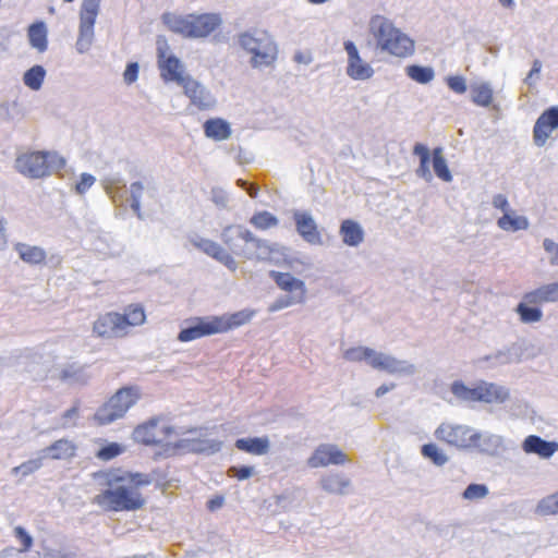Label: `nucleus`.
I'll return each mask as SVG.
<instances>
[{"label": "nucleus", "mask_w": 558, "mask_h": 558, "mask_svg": "<svg viewBox=\"0 0 558 558\" xmlns=\"http://www.w3.org/2000/svg\"><path fill=\"white\" fill-rule=\"evenodd\" d=\"M514 355L510 348L498 350L489 355L481 357L478 362H487L490 366H500L514 362Z\"/></svg>", "instance_id": "nucleus-47"}, {"label": "nucleus", "mask_w": 558, "mask_h": 558, "mask_svg": "<svg viewBox=\"0 0 558 558\" xmlns=\"http://www.w3.org/2000/svg\"><path fill=\"white\" fill-rule=\"evenodd\" d=\"M488 487L484 484H470L463 492L462 497L466 500H480L488 495Z\"/></svg>", "instance_id": "nucleus-53"}, {"label": "nucleus", "mask_w": 558, "mask_h": 558, "mask_svg": "<svg viewBox=\"0 0 558 558\" xmlns=\"http://www.w3.org/2000/svg\"><path fill=\"white\" fill-rule=\"evenodd\" d=\"M542 61L538 59H535L532 64V69L527 73L526 77L524 78V83L532 87L538 80H539V73L542 71Z\"/></svg>", "instance_id": "nucleus-60"}, {"label": "nucleus", "mask_w": 558, "mask_h": 558, "mask_svg": "<svg viewBox=\"0 0 558 558\" xmlns=\"http://www.w3.org/2000/svg\"><path fill=\"white\" fill-rule=\"evenodd\" d=\"M413 154L420 158V166L415 170L417 177L422 178L426 182H432L433 173L429 169L430 151L429 149L421 144L416 143L413 148Z\"/></svg>", "instance_id": "nucleus-35"}, {"label": "nucleus", "mask_w": 558, "mask_h": 558, "mask_svg": "<svg viewBox=\"0 0 558 558\" xmlns=\"http://www.w3.org/2000/svg\"><path fill=\"white\" fill-rule=\"evenodd\" d=\"M471 100L480 107H489L494 100V89L490 82H474L470 86Z\"/></svg>", "instance_id": "nucleus-30"}, {"label": "nucleus", "mask_w": 558, "mask_h": 558, "mask_svg": "<svg viewBox=\"0 0 558 558\" xmlns=\"http://www.w3.org/2000/svg\"><path fill=\"white\" fill-rule=\"evenodd\" d=\"M211 201L221 208H227L229 203L228 194L220 187H214L211 190Z\"/></svg>", "instance_id": "nucleus-63"}, {"label": "nucleus", "mask_w": 558, "mask_h": 558, "mask_svg": "<svg viewBox=\"0 0 558 558\" xmlns=\"http://www.w3.org/2000/svg\"><path fill=\"white\" fill-rule=\"evenodd\" d=\"M269 275L281 290L288 292L290 295L301 298L306 301L307 289L303 280L289 272H280L276 270H271Z\"/></svg>", "instance_id": "nucleus-20"}, {"label": "nucleus", "mask_w": 558, "mask_h": 558, "mask_svg": "<svg viewBox=\"0 0 558 558\" xmlns=\"http://www.w3.org/2000/svg\"><path fill=\"white\" fill-rule=\"evenodd\" d=\"M368 31L376 41V47L384 52L404 58L414 51V41L385 16H373L368 23Z\"/></svg>", "instance_id": "nucleus-1"}, {"label": "nucleus", "mask_w": 558, "mask_h": 558, "mask_svg": "<svg viewBox=\"0 0 558 558\" xmlns=\"http://www.w3.org/2000/svg\"><path fill=\"white\" fill-rule=\"evenodd\" d=\"M433 168L435 174L445 182L452 181V174L448 168L447 160L444 156L441 147H437L433 150Z\"/></svg>", "instance_id": "nucleus-42"}, {"label": "nucleus", "mask_w": 558, "mask_h": 558, "mask_svg": "<svg viewBox=\"0 0 558 558\" xmlns=\"http://www.w3.org/2000/svg\"><path fill=\"white\" fill-rule=\"evenodd\" d=\"M452 395L462 402H477V385L469 387L461 380H456L450 388Z\"/></svg>", "instance_id": "nucleus-43"}, {"label": "nucleus", "mask_w": 558, "mask_h": 558, "mask_svg": "<svg viewBox=\"0 0 558 558\" xmlns=\"http://www.w3.org/2000/svg\"><path fill=\"white\" fill-rule=\"evenodd\" d=\"M236 43L251 56L250 64L253 69L271 66L278 57V46L274 37L266 31L250 29L236 35Z\"/></svg>", "instance_id": "nucleus-2"}, {"label": "nucleus", "mask_w": 558, "mask_h": 558, "mask_svg": "<svg viewBox=\"0 0 558 558\" xmlns=\"http://www.w3.org/2000/svg\"><path fill=\"white\" fill-rule=\"evenodd\" d=\"M319 486L327 494L344 496L350 493L352 483L343 473L330 472L320 477Z\"/></svg>", "instance_id": "nucleus-21"}, {"label": "nucleus", "mask_w": 558, "mask_h": 558, "mask_svg": "<svg viewBox=\"0 0 558 558\" xmlns=\"http://www.w3.org/2000/svg\"><path fill=\"white\" fill-rule=\"evenodd\" d=\"M122 451L121 447L118 444H110L108 446L102 447L98 453L97 457L101 460H111L118 454H120Z\"/></svg>", "instance_id": "nucleus-59"}, {"label": "nucleus", "mask_w": 558, "mask_h": 558, "mask_svg": "<svg viewBox=\"0 0 558 558\" xmlns=\"http://www.w3.org/2000/svg\"><path fill=\"white\" fill-rule=\"evenodd\" d=\"M158 68L166 82H175L181 86L186 77L183 63L174 54H169L166 59L158 61Z\"/></svg>", "instance_id": "nucleus-23"}, {"label": "nucleus", "mask_w": 558, "mask_h": 558, "mask_svg": "<svg viewBox=\"0 0 558 558\" xmlns=\"http://www.w3.org/2000/svg\"><path fill=\"white\" fill-rule=\"evenodd\" d=\"M375 369L384 371L399 377H410L417 373L415 364L405 360H399L393 355L377 352L376 360H373Z\"/></svg>", "instance_id": "nucleus-10"}, {"label": "nucleus", "mask_w": 558, "mask_h": 558, "mask_svg": "<svg viewBox=\"0 0 558 558\" xmlns=\"http://www.w3.org/2000/svg\"><path fill=\"white\" fill-rule=\"evenodd\" d=\"M535 514L539 517H548L558 514V490L554 494L547 495L542 498L536 507Z\"/></svg>", "instance_id": "nucleus-44"}, {"label": "nucleus", "mask_w": 558, "mask_h": 558, "mask_svg": "<svg viewBox=\"0 0 558 558\" xmlns=\"http://www.w3.org/2000/svg\"><path fill=\"white\" fill-rule=\"evenodd\" d=\"M269 254L270 247L268 243L254 236V240L251 241L245 248L241 250L239 256H243L247 259H266L269 257Z\"/></svg>", "instance_id": "nucleus-38"}, {"label": "nucleus", "mask_w": 558, "mask_h": 558, "mask_svg": "<svg viewBox=\"0 0 558 558\" xmlns=\"http://www.w3.org/2000/svg\"><path fill=\"white\" fill-rule=\"evenodd\" d=\"M524 299L530 303H558V280L526 293Z\"/></svg>", "instance_id": "nucleus-29"}, {"label": "nucleus", "mask_w": 558, "mask_h": 558, "mask_svg": "<svg viewBox=\"0 0 558 558\" xmlns=\"http://www.w3.org/2000/svg\"><path fill=\"white\" fill-rule=\"evenodd\" d=\"M476 429L465 425L444 422L434 432L437 440L460 450H470L474 444Z\"/></svg>", "instance_id": "nucleus-7"}, {"label": "nucleus", "mask_w": 558, "mask_h": 558, "mask_svg": "<svg viewBox=\"0 0 558 558\" xmlns=\"http://www.w3.org/2000/svg\"><path fill=\"white\" fill-rule=\"evenodd\" d=\"M156 45H157L158 61L166 59L167 57H169V54H172L170 52V47H169V44H168L166 37L158 36Z\"/></svg>", "instance_id": "nucleus-64"}, {"label": "nucleus", "mask_w": 558, "mask_h": 558, "mask_svg": "<svg viewBox=\"0 0 558 558\" xmlns=\"http://www.w3.org/2000/svg\"><path fill=\"white\" fill-rule=\"evenodd\" d=\"M509 397V389L504 386L487 381L477 385V402L504 403Z\"/></svg>", "instance_id": "nucleus-24"}, {"label": "nucleus", "mask_w": 558, "mask_h": 558, "mask_svg": "<svg viewBox=\"0 0 558 558\" xmlns=\"http://www.w3.org/2000/svg\"><path fill=\"white\" fill-rule=\"evenodd\" d=\"M221 240L234 254L239 255L241 253L238 250L239 241H244L247 246L254 240V234L241 225H230L222 230Z\"/></svg>", "instance_id": "nucleus-22"}, {"label": "nucleus", "mask_w": 558, "mask_h": 558, "mask_svg": "<svg viewBox=\"0 0 558 558\" xmlns=\"http://www.w3.org/2000/svg\"><path fill=\"white\" fill-rule=\"evenodd\" d=\"M221 24L222 17L219 13L190 14L189 38H206Z\"/></svg>", "instance_id": "nucleus-14"}, {"label": "nucleus", "mask_w": 558, "mask_h": 558, "mask_svg": "<svg viewBox=\"0 0 558 558\" xmlns=\"http://www.w3.org/2000/svg\"><path fill=\"white\" fill-rule=\"evenodd\" d=\"M498 227L505 231H519L529 228V220L524 216L517 215L513 210L504 214L497 221Z\"/></svg>", "instance_id": "nucleus-36"}, {"label": "nucleus", "mask_w": 558, "mask_h": 558, "mask_svg": "<svg viewBox=\"0 0 558 558\" xmlns=\"http://www.w3.org/2000/svg\"><path fill=\"white\" fill-rule=\"evenodd\" d=\"M96 182V178L89 173H82L80 181L75 185V191L77 194H85L87 190H89L94 183Z\"/></svg>", "instance_id": "nucleus-58"}, {"label": "nucleus", "mask_w": 558, "mask_h": 558, "mask_svg": "<svg viewBox=\"0 0 558 558\" xmlns=\"http://www.w3.org/2000/svg\"><path fill=\"white\" fill-rule=\"evenodd\" d=\"M173 445L182 453L193 452L210 456L220 451L222 442L207 437H194V433L191 432L190 436L179 439Z\"/></svg>", "instance_id": "nucleus-12"}, {"label": "nucleus", "mask_w": 558, "mask_h": 558, "mask_svg": "<svg viewBox=\"0 0 558 558\" xmlns=\"http://www.w3.org/2000/svg\"><path fill=\"white\" fill-rule=\"evenodd\" d=\"M472 449H476L482 453L496 457L505 450V439L500 435L489 432L482 433L476 429Z\"/></svg>", "instance_id": "nucleus-19"}, {"label": "nucleus", "mask_w": 558, "mask_h": 558, "mask_svg": "<svg viewBox=\"0 0 558 558\" xmlns=\"http://www.w3.org/2000/svg\"><path fill=\"white\" fill-rule=\"evenodd\" d=\"M405 72L411 80L420 84H428L435 77V71L432 66L409 65Z\"/></svg>", "instance_id": "nucleus-45"}, {"label": "nucleus", "mask_w": 558, "mask_h": 558, "mask_svg": "<svg viewBox=\"0 0 558 558\" xmlns=\"http://www.w3.org/2000/svg\"><path fill=\"white\" fill-rule=\"evenodd\" d=\"M46 71L41 65H34L23 75L24 84L33 90H38L44 82Z\"/></svg>", "instance_id": "nucleus-48"}, {"label": "nucleus", "mask_w": 558, "mask_h": 558, "mask_svg": "<svg viewBox=\"0 0 558 558\" xmlns=\"http://www.w3.org/2000/svg\"><path fill=\"white\" fill-rule=\"evenodd\" d=\"M339 233L343 243L348 246L356 247L364 241V230L362 226L352 219L343 220Z\"/></svg>", "instance_id": "nucleus-28"}, {"label": "nucleus", "mask_w": 558, "mask_h": 558, "mask_svg": "<svg viewBox=\"0 0 558 558\" xmlns=\"http://www.w3.org/2000/svg\"><path fill=\"white\" fill-rule=\"evenodd\" d=\"M377 351L367 347H356L348 349L343 357L350 362L365 361L371 367H374L373 360H376Z\"/></svg>", "instance_id": "nucleus-41"}, {"label": "nucleus", "mask_w": 558, "mask_h": 558, "mask_svg": "<svg viewBox=\"0 0 558 558\" xmlns=\"http://www.w3.org/2000/svg\"><path fill=\"white\" fill-rule=\"evenodd\" d=\"M93 331L101 338H120L125 336L123 319L119 313H106L94 323Z\"/></svg>", "instance_id": "nucleus-16"}, {"label": "nucleus", "mask_w": 558, "mask_h": 558, "mask_svg": "<svg viewBox=\"0 0 558 558\" xmlns=\"http://www.w3.org/2000/svg\"><path fill=\"white\" fill-rule=\"evenodd\" d=\"M205 135L215 141L228 140L232 132L230 124L222 119H209L204 124Z\"/></svg>", "instance_id": "nucleus-32"}, {"label": "nucleus", "mask_w": 558, "mask_h": 558, "mask_svg": "<svg viewBox=\"0 0 558 558\" xmlns=\"http://www.w3.org/2000/svg\"><path fill=\"white\" fill-rule=\"evenodd\" d=\"M255 473L253 466H231L228 470V475L232 477H236L239 481H243L250 478Z\"/></svg>", "instance_id": "nucleus-57"}, {"label": "nucleus", "mask_w": 558, "mask_h": 558, "mask_svg": "<svg viewBox=\"0 0 558 558\" xmlns=\"http://www.w3.org/2000/svg\"><path fill=\"white\" fill-rule=\"evenodd\" d=\"M348 461V456L332 444L319 445L307 459V465L313 469L325 468L330 464L340 465Z\"/></svg>", "instance_id": "nucleus-11"}, {"label": "nucleus", "mask_w": 558, "mask_h": 558, "mask_svg": "<svg viewBox=\"0 0 558 558\" xmlns=\"http://www.w3.org/2000/svg\"><path fill=\"white\" fill-rule=\"evenodd\" d=\"M543 248L547 254L548 262L551 266L558 267V243L551 239L543 240Z\"/></svg>", "instance_id": "nucleus-55"}, {"label": "nucleus", "mask_w": 558, "mask_h": 558, "mask_svg": "<svg viewBox=\"0 0 558 558\" xmlns=\"http://www.w3.org/2000/svg\"><path fill=\"white\" fill-rule=\"evenodd\" d=\"M165 25L173 33L189 38L190 29V14L179 15L171 12H166L161 16Z\"/></svg>", "instance_id": "nucleus-33"}, {"label": "nucleus", "mask_w": 558, "mask_h": 558, "mask_svg": "<svg viewBox=\"0 0 558 558\" xmlns=\"http://www.w3.org/2000/svg\"><path fill=\"white\" fill-rule=\"evenodd\" d=\"M296 231L310 244H320L322 236L313 216L308 211H294Z\"/></svg>", "instance_id": "nucleus-18"}, {"label": "nucleus", "mask_w": 558, "mask_h": 558, "mask_svg": "<svg viewBox=\"0 0 558 558\" xmlns=\"http://www.w3.org/2000/svg\"><path fill=\"white\" fill-rule=\"evenodd\" d=\"M175 430L172 426L162 424L158 418H153L147 423L138 426L134 430V438L145 445H157L168 440L171 434Z\"/></svg>", "instance_id": "nucleus-9"}, {"label": "nucleus", "mask_w": 558, "mask_h": 558, "mask_svg": "<svg viewBox=\"0 0 558 558\" xmlns=\"http://www.w3.org/2000/svg\"><path fill=\"white\" fill-rule=\"evenodd\" d=\"M14 535L22 542L23 547L20 551H28L33 545V537L22 526L14 529Z\"/></svg>", "instance_id": "nucleus-62"}, {"label": "nucleus", "mask_w": 558, "mask_h": 558, "mask_svg": "<svg viewBox=\"0 0 558 558\" xmlns=\"http://www.w3.org/2000/svg\"><path fill=\"white\" fill-rule=\"evenodd\" d=\"M189 242L196 248L201 250L203 253H205L208 256H211L216 245L218 244L215 241H211L209 239H205L203 236H199L197 234H194L189 238Z\"/></svg>", "instance_id": "nucleus-54"}, {"label": "nucleus", "mask_w": 558, "mask_h": 558, "mask_svg": "<svg viewBox=\"0 0 558 558\" xmlns=\"http://www.w3.org/2000/svg\"><path fill=\"white\" fill-rule=\"evenodd\" d=\"M215 333L219 332L214 316L196 317L193 319L191 326L180 331L178 339L182 342H189Z\"/></svg>", "instance_id": "nucleus-17"}, {"label": "nucleus", "mask_w": 558, "mask_h": 558, "mask_svg": "<svg viewBox=\"0 0 558 558\" xmlns=\"http://www.w3.org/2000/svg\"><path fill=\"white\" fill-rule=\"evenodd\" d=\"M24 117L22 106L16 101H3L0 104V119L9 122L20 121Z\"/></svg>", "instance_id": "nucleus-46"}, {"label": "nucleus", "mask_w": 558, "mask_h": 558, "mask_svg": "<svg viewBox=\"0 0 558 558\" xmlns=\"http://www.w3.org/2000/svg\"><path fill=\"white\" fill-rule=\"evenodd\" d=\"M74 450L75 448L71 441L66 439H59L51 446L40 450V453L44 459H66L74 454Z\"/></svg>", "instance_id": "nucleus-34"}, {"label": "nucleus", "mask_w": 558, "mask_h": 558, "mask_svg": "<svg viewBox=\"0 0 558 558\" xmlns=\"http://www.w3.org/2000/svg\"><path fill=\"white\" fill-rule=\"evenodd\" d=\"M515 311L520 315V319L525 324L539 322L543 317L539 308L527 306L525 303L518 304Z\"/></svg>", "instance_id": "nucleus-50"}, {"label": "nucleus", "mask_w": 558, "mask_h": 558, "mask_svg": "<svg viewBox=\"0 0 558 558\" xmlns=\"http://www.w3.org/2000/svg\"><path fill=\"white\" fill-rule=\"evenodd\" d=\"M255 312L252 310H242L233 314L214 316L218 332H226L230 329L247 324L254 317Z\"/></svg>", "instance_id": "nucleus-26"}, {"label": "nucleus", "mask_w": 558, "mask_h": 558, "mask_svg": "<svg viewBox=\"0 0 558 558\" xmlns=\"http://www.w3.org/2000/svg\"><path fill=\"white\" fill-rule=\"evenodd\" d=\"M101 0H83L80 12L78 36L75 43L76 51L86 53L94 41V25L99 13Z\"/></svg>", "instance_id": "nucleus-6"}, {"label": "nucleus", "mask_w": 558, "mask_h": 558, "mask_svg": "<svg viewBox=\"0 0 558 558\" xmlns=\"http://www.w3.org/2000/svg\"><path fill=\"white\" fill-rule=\"evenodd\" d=\"M181 86L191 105L195 106L198 110H211L216 107L217 99L214 94L192 76L186 75Z\"/></svg>", "instance_id": "nucleus-8"}, {"label": "nucleus", "mask_w": 558, "mask_h": 558, "mask_svg": "<svg viewBox=\"0 0 558 558\" xmlns=\"http://www.w3.org/2000/svg\"><path fill=\"white\" fill-rule=\"evenodd\" d=\"M421 454L436 466H444L449 461V457L444 449L434 442L423 445Z\"/></svg>", "instance_id": "nucleus-40"}, {"label": "nucleus", "mask_w": 558, "mask_h": 558, "mask_svg": "<svg viewBox=\"0 0 558 558\" xmlns=\"http://www.w3.org/2000/svg\"><path fill=\"white\" fill-rule=\"evenodd\" d=\"M344 50L348 54L347 74L356 81L371 78L374 74V70L361 58L355 44L351 40L344 41Z\"/></svg>", "instance_id": "nucleus-15"}, {"label": "nucleus", "mask_w": 558, "mask_h": 558, "mask_svg": "<svg viewBox=\"0 0 558 558\" xmlns=\"http://www.w3.org/2000/svg\"><path fill=\"white\" fill-rule=\"evenodd\" d=\"M447 85L457 94H464L468 89L466 80L462 75L448 76Z\"/></svg>", "instance_id": "nucleus-56"}, {"label": "nucleus", "mask_w": 558, "mask_h": 558, "mask_svg": "<svg viewBox=\"0 0 558 558\" xmlns=\"http://www.w3.org/2000/svg\"><path fill=\"white\" fill-rule=\"evenodd\" d=\"M28 39L31 46L39 52L47 49V27L44 22H37L29 26Z\"/></svg>", "instance_id": "nucleus-37"}, {"label": "nucleus", "mask_w": 558, "mask_h": 558, "mask_svg": "<svg viewBox=\"0 0 558 558\" xmlns=\"http://www.w3.org/2000/svg\"><path fill=\"white\" fill-rule=\"evenodd\" d=\"M303 303H305V300H302L301 298H296L290 294L280 295L269 305L268 312L274 313L290 307L292 305Z\"/></svg>", "instance_id": "nucleus-51"}, {"label": "nucleus", "mask_w": 558, "mask_h": 558, "mask_svg": "<svg viewBox=\"0 0 558 558\" xmlns=\"http://www.w3.org/2000/svg\"><path fill=\"white\" fill-rule=\"evenodd\" d=\"M137 388L124 387L118 390L102 407L95 413V420L101 424H110L122 418L125 413L138 401Z\"/></svg>", "instance_id": "nucleus-5"}, {"label": "nucleus", "mask_w": 558, "mask_h": 558, "mask_svg": "<svg viewBox=\"0 0 558 558\" xmlns=\"http://www.w3.org/2000/svg\"><path fill=\"white\" fill-rule=\"evenodd\" d=\"M522 449L525 453H535L543 459H549L558 450V444L530 435L522 442Z\"/></svg>", "instance_id": "nucleus-25"}, {"label": "nucleus", "mask_w": 558, "mask_h": 558, "mask_svg": "<svg viewBox=\"0 0 558 558\" xmlns=\"http://www.w3.org/2000/svg\"><path fill=\"white\" fill-rule=\"evenodd\" d=\"M65 160L56 153L27 151L15 159V169L24 177L40 179L63 168Z\"/></svg>", "instance_id": "nucleus-3"}, {"label": "nucleus", "mask_w": 558, "mask_h": 558, "mask_svg": "<svg viewBox=\"0 0 558 558\" xmlns=\"http://www.w3.org/2000/svg\"><path fill=\"white\" fill-rule=\"evenodd\" d=\"M558 129V106L546 109L536 120L533 141L537 147L545 146L551 133Z\"/></svg>", "instance_id": "nucleus-13"}, {"label": "nucleus", "mask_w": 558, "mask_h": 558, "mask_svg": "<svg viewBox=\"0 0 558 558\" xmlns=\"http://www.w3.org/2000/svg\"><path fill=\"white\" fill-rule=\"evenodd\" d=\"M120 317L123 319L125 335L130 327L143 325L146 319L144 308L140 305H130L125 308L124 314H120Z\"/></svg>", "instance_id": "nucleus-39"}, {"label": "nucleus", "mask_w": 558, "mask_h": 558, "mask_svg": "<svg viewBox=\"0 0 558 558\" xmlns=\"http://www.w3.org/2000/svg\"><path fill=\"white\" fill-rule=\"evenodd\" d=\"M44 457H41L40 451L38 452V456L34 459H31L21 465H17L11 470L13 474H22V476H28L32 473L36 472L43 466Z\"/></svg>", "instance_id": "nucleus-49"}, {"label": "nucleus", "mask_w": 558, "mask_h": 558, "mask_svg": "<svg viewBox=\"0 0 558 558\" xmlns=\"http://www.w3.org/2000/svg\"><path fill=\"white\" fill-rule=\"evenodd\" d=\"M14 250L24 263L32 266L41 265L47 258V253L41 246L17 242Z\"/></svg>", "instance_id": "nucleus-27"}, {"label": "nucleus", "mask_w": 558, "mask_h": 558, "mask_svg": "<svg viewBox=\"0 0 558 558\" xmlns=\"http://www.w3.org/2000/svg\"><path fill=\"white\" fill-rule=\"evenodd\" d=\"M120 180L118 179H109L105 182V191L106 193L113 199L117 201V197L122 196L121 189L125 185L119 186Z\"/></svg>", "instance_id": "nucleus-61"}, {"label": "nucleus", "mask_w": 558, "mask_h": 558, "mask_svg": "<svg viewBox=\"0 0 558 558\" xmlns=\"http://www.w3.org/2000/svg\"><path fill=\"white\" fill-rule=\"evenodd\" d=\"M235 447L251 454L264 456L269 452L270 441L268 437L240 438L235 441Z\"/></svg>", "instance_id": "nucleus-31"}, {"label": "nucleus", "mask_w": 558, "mask_h": 558, "mask_svg": "<svg viewBox=\"0 0 558 558\" xmlns=\"http://www.w3.org/2000/svg\"><path fill=\"white\" fill-rule=\"evenodd\" d=\"M251 223L254 225L258 229H269L276 227L278 225V219L276 216L268 211H260L255 214L251 218Z\"/></svg>", "instance_id": "nucleus-52"}, {"label": "nucleus", "mask_w": 558, "mask_h": 558, "mask_svg": "<svg viewBox=\"0 0 558 558\" xmlns=\"http://www.w3.org/2000/svg\"><path fill=\"white\" fill-rule=\"evenodd\" d=\"M95 501L106 510L133 511L141 509L145 500L133 486L114 485L95 497Z\"/></svg>", "instance_id": "nucleus-4"}]
</instances>
